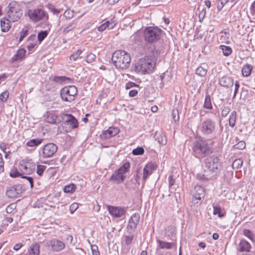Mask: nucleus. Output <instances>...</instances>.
<instances>
[{
	"instance_id": "1",
	"label": "nucleus",
	"mask_w": 255,
	"mask_h": 255,
	"mask_svg": "<svg viewBox=\"0 0 255 255\" xmlns=\"http://www.w3.org/2000/svg\"><path fill=\"white\" fill-rule=\"evenodd\" d=\"M156 60V57L153 55L145 56L135 64V71L142 74L152 72L155 66Z\"/></svg>"
},
{
	"instance_id": "2",
	"label": "nucleus",
	"mask_w": 255,
	"mask_h": 255,
	"mask_svg": "<svg viewBox=\"0 0 255 255\" xmlns=\"http://www.w3.org/2000/svg\"><path fill=\"white\" fill-rule=\"evenodd\" d=\"M112 60L117 68L126 69L129 67L131 59L128 53L120 50L113 53Z\"/></svg>"
},
{
	"instance_id": "3",
	"label": "nucleus",
	"mask_w": 255,
	"mask_h": 255,
	"mask_svg": "<svg viewBox=\"0 0 255 255\" xmlns=\"http://www.w3.org/2000/svg\"><path fill=\"white\" fill-rule=\"evenodd\" d=\"M193 151L197 157H204L212 153V148L206 140L199 138L194 142Z\"/></svg>"
},
{
	"instance_id": "4",
	"label": "nucleus",
	"mask_w": 255,
	"mask_h": 255,
	"mask_svg": "<svg viewBox=\"0 0 255 255\" xmlns=\"http://www.w3.org/2000/svg\"><path fill=\"white\" fill-rule=\"evenodd\" d=\"M221 162L220 157L212 155L204 160V172L209 174L217 173L220 170Z\"/></svg>"
},
{
	"instance_id": "5",
	"label": "nucleus",
	"mask_w": 255,
	"mask_h": 255,
	"mask_svg": "<svg viewBox=\"0 0 255 255\" xmlns=\"http://www.w3.org/2000/svg\"><path fill=\"white\" fill-rule=\"evenodd\" d=\"M162 30L157 27H146L144 31V37L146 42L152 44L160 39Z\"/></svg>"
},
{
	"instance_id": "6",
	"label": "nucleus",
	"mask_w": 255,
	"mask_h": 255,
	"mask_svg": "<svg viewBox=\"0 0 255 255\" xmlns=\"http://www.w3.org/2000/svg\"><path fill=\"white\" fill-rule=\"evenodd\" d=\"M215 122L209 118L204 119L199 126V130L203 135L208 136L212 135L216 130Z\"/></svg>"
},
{
	"instance_id": "7",
	"label": "nucleus",
	"mask_w": 255,
	"mask_h": 255,
	"mask_svg": "<svg viewBox=\"0 0 255 255\" xmlns=\"http://www.w3.org/2000/svg\"><path fill=\"white\" fill-rule=\"evenodd\" d=\"M7 8V15L12 22L17 21L21 16L22 11L16 2H10Z\"/></svg>"
},
{
	"instance_id": "8",
	"label": "nucleus",
	"mask_w": 255,
	"mask_h": 255,
	"mask_svg": "<svg viewBox=\"0 0 255 255\" xmlns=\"http://www.w3.org/2000/svg\"><path fill=\"white\" fill-rule=\"evenodd\" d=\"M77 92V88L75 86H66L61 90V97L63 101L72 102L75 99Z\"/></svg>"
},
{
	"instance_id": "9",
	"label": "nucleus",
	"mask_w": 255,
	"mask_h": 255,
	"mask_svg": "<svg viewBox=\"0 0 255 255\" xmlns=\"http://www.w3.org/2000/svg\"><path fill=\"white\" fill-rule=\"evenodd\" d=\"M35 164L31 159H24L19 164V169L23 173L30 174L35 170Z\"/></svg>"
},
{
	"instance_id": "10",
	"label": "nucleus",
	"mask_w": 255,
	"mask_h": 255,
	"mask_svg": "<svg viewBox=\"0 0 255 255\" xmlns=\"http://www.w3.org/2000/svg\"><path fill=\"white\" fill-rule=\"evenodd\" d=\"M57 145L53 143H49L45 144L42 148V156L43 158L52 157L57 151Z\"/></svg>"
},
{
	"instance_id": "11",
	"label": "nucleus",
	"mask_w": 255,
	"mask_h": 255,
	"mask_svg": "<svg viewBox=\"0 0 255 255\" xmlns=\"http://www.w3.org/2000/svg\"><path fill=\"white\" fill-rule=\"evenodd\" d=\"M28 15L29 18L34 21H37L45 17L46 19L48 18L46 12L40 8L29 10L28 11Z\"/></svg>"
},
{
	"instance_id": "12",
	"label": "nucleus",
	"mask_w": 255,
	"mask_h": 255,
	"mask_svg": "<svg viewBox=\"0 0 255 255\" xmlns=\"http://www.w3.org/2000/svg\"><path fill=\"white\" fill-rule=\"evenodd\" d=\"M22 188L20 185L11 186L7 188L6 195L8 198H16L21 193Z\"/></svg>"
},
{
	"instance_id": "13",
	"label": "nucleus",
	"mask_w": 255,
	"mask_h": 255,
	"mask_svg": "<svg viewBox=\"0 0 255 255\" xmlns=\"http://www.w3.org/2000/svg\"><path fill=\"white\" fill-rule=\"evenodd\" d=\"M48 246L54 252H59L64 249L65 244L61 241L54 239L48 243Z\"/></svg>"
},
{
	"instance_id": "14",
	"label": "nucleus",
	"mask_w": 255,
	"mask_h": 255,
	"mask_svg": "<svg viewBox=\"0 0 255 255\" xmlns=\"http://www.w3.org/2000/svg\"><path fill=\"white\" fill-rule=\"evenodd\" d=\"M108 208L110 214L116 218L121 217L126 213L125 209L124 208L112 206H108Z\"/></svg>"
},
{
	"instance_id": "15",
	"label": "nucleus",
	"mask_w": 255,
	"mask_h": 255,
	"mask_svg": "<svg viewBox=\"0 0 255 255\" xmlns=\"http://www.w3.org/2000/svg\"><path fill=\"white\" fill-rule=\"evenodd\" d=\"M120 132L118 128L110 127L107 130L103 132L101 137L104 139L110 138V137L116 135Z\"/></svg>"
},
{
	"instance_id": "16",
	"label": "nucleus",
	"mask_w": 255,
	"mask_h": 255,
	"mask_svg": "<svg viewBox=\"0 0 255 255\" xmlns=\"http://www.w3.org/2000/svg\"><path fill=\"white\" fill-rule=\"evenodd\" d=\"M140 215L138 213H135L132 215L129 219L128 227L131 229L134 230L136 229L137 224L139 223Z\"/></svg>"
},
{
	"instance_id": "17",
	"label": "nucleus",
	"mask_w": 255,
	"mask_h": 255,
	"mask_svg": "<svg viewBox=\"0 0 255 255\" xmlns=\"http://www.w3.org/2000/svg\"><path fill=\"white\" fill-rule=\"evenodd\" d=\"M251 249V245L247 241L242 240L240 241L238 250L240 252H249Z\"/></svg>"
},
{
	"instance_id": "18",
	"label": "nucleus",
	"mask_w": 255,
	"mask_h": 255,
	"mask_svg": "<svg viewBox=\"0 0 255 255\" xmlns=\"http://www.w3.org/2000/svg\"><path fill=\"white\" fill-rule=\"evenodd\" d=\"M64 116L67 117L65 122L72 128L74 129L78 127V122L74 116L70 114H65Z\"/></svg>"
},
{
	"instance_id": "19",
	"label": "nucleus",
	"mask_w": 255,
	"mask_h": 255,
	"mask_svg": "<svg viewBox=\"0 0 255 255\" xmlns=\"http://www.w3.org/2000/svg\"><path fill=\"white\" fill-rule=\"evenodd\" d=\"M12 21L9 18H7L5 17L2 18L0 20V26L1 28V31L2 32H7L8 31L10 27V22Z\"/></svg>"
},
{
	"instance_id": "20",
	"label": "nucleus",
	"mask_w": 255,
	"mask_h": 255,
	"mask_svg": "<svg viewBox=\"0 0 255 255\" xmlns=\"http://www.w3.org/2000/svg\"><path fill=\"white\" fill-rule=\"evenodd\" d=\"M195 192L193 193V197L198 200H201L205 195L204 189L201 186L197 185L194 188Z\"/></svg>"
},
{
	"instance_id": "21",
	"label": "nucleus",
	"mask_w": 255,
	"mask_h": 255,
	"mask_svg": "<svg viewBox=\"0 0 255 255\" xmlns=\"http://www.w3.org/2000/svg\"><path fill=\"white\" fill-rule=\"evenodd\" d=\"M154 170V165L153 164L149 163L147 164L143 168V180L145 181L148 176L150 175Z\"/></svg>"
},
{
	"instance_id": "22",
	"label": "nucleus",
	"mask_w": 255,
	"mask_h": 255,
	"mask_svg": "<svg viewBox=\"0 0 255 255\" xmlns=\"http://www.w3.org/2000/svg\"><path fill=\"white\" fill-rule=\"evenodd\" d=\"M219 84L223 87H229L233 86L234 81L233 79L229 77L224 76L219 80Z\"/></svg>"
},
{
	"instance_id": "23",
	"label": "nucleus",
	"mask_w": 255,
	"mask_h": 255,
	"mask_svg": "<svg viewBox=\"0 0 255 255\" xmlns=\"http://www.w3.org/2000/svg\"><path fill=\"white\" fill-rule=\"evenodd\" d=\"M126 178L125 176L121 175L117 171L112 174L110 180L115 182L117 184H120L124 182Z\"/></svg>"
},
{
	"instance_id": "24",
	"label": "nucleus",
	"mask_w": 255,
	"mask_h": 255,
	"mask_svg": "<svg viewBox=\"0 0 255 255\" xmlns=\"http://www.w3.org/2000/svg\"><path fill=\"white\" fill-rule=\"evenodd\" d=\"M154 137L155 140H157L161 145L166 144L167 142V139L164 135H162L160 133L156 131L154 134Z\"/></svg>"
},
{
	"instance_id": "25",
	"label": "nucleus",
	"mask_w": 255,
	"mask_h": 255,
	"mask_svg": "<svg viewBox=\"0 0 255 255\" xmlns=\"http://www.w3.org/2000/svg\"><path fill=\"white\" fill-rule=\"evenodd\" d=\"M47 121L48 123L52 124H56L60 122L57 116L51 113H47Z\"/></svg>"
},
{
	"instance_id": "26",
	"label": "nucleus",
	"mask_w": 255,
	"mask_h": 255,
	"mask_svg": "<svg viewBox=\"0 0 255 255\" xmlns=\"http://www.w3.org/2000/svg\"><path fill=\"white\" fill-rule=\"evenodd\" d=\"M26 50L24 49H19L16 54L13 56V61H17L21 60L25 56Z\"/></svg>"
},
{
	"instance_id": "27",
	"label": "nucleus",
	"mask_w": 255,
	"mask_h": 255,
	"mask_svg": "<svg viewBox=\"0 0 255 255\" xmlns=\"http://www.w3.org/2000/svg\"><path fill=\"white\" fill-rule=\"evenodd\" d=\"M253 70V66L250 64H246L242 68V72L243 75L245 77L250 76Z\"/></svg>"
},
{
	"instance_id": "28",
	"label": "nucleus",
	"mask_w": 255,
	"mask_h": 255,
	"mask_svg": "<svg viewBox=\"0 0 255 255\" xmlns=\"http://www.w3.org/2000/svg\"><path fill=\"white\" fill-rule=\"evenodd\" d=\"M77 25L76 21L74 20L69 23L63 30V34H66L74 29Z\"/></svg>"
},
{
	"instance_id": "29",
	"label": "nucleus",
	"mask_w": 255,
	"mask_h": 255,
	"mask_svg": "<svg viewBox=\"0 0 255 255\" xmlns=\"http://www.w3.org/2000/svg\"><path fill=\"white\" fill-rule=\"evenodd\" d=\"M29 255H39V246L38 244H32L29 251Z\"/></svg>"
},
{
	"instance_id": "30",
	"label": "nucleus",
	"mask_w": 255,
	"mask_h": 255,
	"mask_svg": "<svg viewBox=\"0 0 255 255\" xmlns=\"http://www.w3.org/2000/svg\"><path fill=\"white\" fill-rule=\"evenodd\" d=\"M129 168V162H126L117 170V171L120 173L121 175H124L125 173L128 171Z\"/></svg>"
},
{
	"instance_id": "31",
	"label": "nucleus",
	"mask_w": 255,
	"mask_h": 255,
	"mask_svg": "<svg viewBox=\"0 0 255 255\" xmlns=\"http://www.w3.org/2000/svg\"><path fill=\"white\" fill-rule=\"evenodd\" d=\"M157 242L159 244V248L161 249H170L174 245V244L172 243L165 242L160 240H158Z\"/></svg>"
},
{
	"instance_id": "32",
	"label": "nucleus",
	"mask_w": 255,
	"mask_h": 255,
	"mask_svg": "<svg viewBox=\"0 0 255 255\" xmlns=\"http://www.w3.org/2000/svg\"><path fill=\"white\" fill-rule=\"evenodd\" d=\"M42 139L39 138H35L29 140L26 143V145L29 147H33L40 144L42 142Z\"/></svg>"
},
{
	"instance_id": "33",
	"label": "nucleus",
	"mask_w": 255,
	"mask_h": 255,
	"mask_svg": "<svg viewBox=\"0 0 255 255\" xmlns=\"http://www.w3.org/2000/svg\"><path fill=\"white\" fill-rule=\"evenodd\" d=\"M204 107L207 109H212L213 108L211 103V97L209 95H206L204 104Z\"/></svg>"
},
{
	"instance_id": "34",
	"label": "nucleus",
	"mask_w": 255,
	"mask_h": 255,
	"mask_svg": "<svg viewBox=\"0 0 255 255\" xmlns=\"http://www.w3.org/2000/svg\"><path fill=\"white\" fill-rule=\"evenodd\" d=\"M220 48L222 49L223 55L228 56H229L232 52V48L230 46L225 45H221Z\"/></svg>"
},
{
	"instance_id": "35",
	"label": "nucleus",
	"mask_w": 255,
	"mask_h": 255,
	"mask_svg": "<svg viewBox=\"0 0 255 255\" xmlns=\"http://www.w3.org/2000/svg\"><path fill=\"white\" fill-rule=\"evenodd\" d=\"M236 112L233 111L231 113L230 118H229V125L231 127H234L236 124Z\"/></svg>"
},
{
	"instance_id": "36",
	"label": "nucleus",
	"mask_w": 255,
	"mask_h": 255,
	"mask_svg": "<svg viewBox=\"0 0 255 255\" xmlns=\"http://www.w3.org/2000/svg\"><path fill=\"white\" fill-rule=\"evenodd\" d=\"M65 193H73L76 190V185L74 184H70L65 186L63 189Z\"/></svg>"
},
{
	"instance_id": "37",
	"label": "nucleus",
	"mask_w": 255,
	"mask_h": 255,
	"mask_svg": "<svg viewBox=\"0 0 255 255\" xmlns=\"http://www.w3.org/2000/svg\"><path fill=\"white\" fill-rule=\"evenodd\" d=\"M243 162V160L241 158L236 159L233 162L232 167L234 169H238L242 167Z\"/></svg>"
},
{
	"instance_id": "38",
	"label": "nucleus",
	"mask_w": 255,
	"mask_h": 255,
	"mask_svg": "<svg viewBox=\"0 0 255 255\" xmlns=\"http://www.w3.org/2000/svg\"><path fill=\"white\" fill-rule=\"evenodd\" d=\"M29 28L27 26H25L20 32V37L19 42H21L23 38L28 34Z\"/></svg>"
},
{
	"instance_id": "39",
	"label": "nucleus",
	"mask_w": 255,
	"mask_h": 255,
	"mask_svg": "<svg viewBox=\"0 0 255 255\" xmlns=\"http://www.w3.org/2000/svg\"><path fill=\"white\" fill-rule=\"evenodd\" d=\"M243 234L247 237H248L252 241H254V235L253 232L249 230L245 229L243 231Z\"/></svg>"
},
{
	"instance_id": "40",
	"label": "nucleus",
	"mask_w": 255,
	"mask_h": 255,
	"mask_svg": "<svg viewBox=\"0 0 255 255\" xmlns=\"http://www.w3.org/2000/svg\"><path fill=\"white\" fill-rule=\"evenodd\" d=\"M196 73L201 77H204L206 75L207 70L202 67H199L196 69Z\"/></svg>"
},
{
	"instance_id": "41",
	"label": "nucleus",
	"mask_w": 255,
	"mask_h": 255,
	"mask_svg": "<svg viewBox=\"0 0 255 255\" xmlns=\"http://www.w3.org/2000/svg\"><path fill=\"white\" fill-rule=\"evenodd\" d=\"M214 211H213V214L214 215H218V216L219 217H222L224 216V214H222L221 212V209L220 207H218L217 206H215L214 204L213 205Z\"/></svg>"
},
{
	"instance_id": "42",
	"label": "nucleus",
	"mask_w": 255,
	"mask_h": 255,
	"mask_svg": "<svg viewBox=\"0 0 255 255\" xmlns=\"http://www.w3.org/2000/svg\"><path fill=\"white\" fill-rule=\"evenodd\" d=\"M48 32L47 31H41L38 33L37 36L38 40L41 42L47 36Z\"/></svg>"
},
{
	"instance_id": "43",
	"label": "nucleus",
	"mask_w": 255,
	"mask_h": 255,
	"mask_svg": "<svg viewBox=\"0 0 255 255\" xmlns=\"http://www.w3.org/2000/svg\"><path fill=\"white\" fill-rule=\"evenodd\" d=\"M144 150L142 147H138L135 149H134L132 153L134 155H142L144 153Z\"/></svg>"
},
{
	"instance_id": "44",
	"label": "nucleus",
	"mask_w": 255,
	"mask_h": 255,
	"mask_svg": "<svg viewBox=\"0 0 255 255\" xmlns=\"http://www.w3.org/2000/svg\"><path fill=\"white\" fill-rule=\"evenodd\" d=\"M74 12L73 10H70L67 9L64 13V16L66 19H70L74 17Z\"/></svg>"
},
{
	"instance_id": "45",
	"label": "nucleus",
	"mask_w": 255,
	"mask_h": 255,
	"mask_svg": "<svg viewBox=\"0 0 255 255\" xmlns=\"http://www.w3.org/2000/svg\"><path fill=\"white\" fill-rule=\"evenodd\" d=\"M83 51L81 49H79L77 50L75 52L73 53L70 56V59L71 60H73L74 61L76 60L80 54L82 53Z\"/></svg>"
},
{
	"instance_id": "46",
	"label": "nucleus",
	"mask_w": 255,
	"mask_h": 255,
	"mask_svg": "<svg viewBox=\"0 0 255 255\" xmlns=\"http://www.w3.org/2000/svg\"><path fill=\"white\" fill-rule=\"evenodd\" d=\"M96 58V56L95 54H94L92 53H90L87 56V57L86 58V61L88 63H92L94 61H95Z\"/></svg>"
},
{
	"instance_id": "47",
	"label": "nucleus",
	"mask_w": 255,
	"mask_h": 255,
	"mask_svg": "<svg viewBox=\"0 0 255 255\" xmlns=\"http://www.w3.org/2000/svg\"><path fill=\"white\" fill-rule=\"evenodd\" d=\"M8 96L9 93L7 91H5L0 95V99L1 101L5 102L8 98Z\"/></svg>"
},
{
	"instance_id": "48",
	"label": "nucleus",
	"mask_w": 255,
	"mask_h": 255,
	"mask_svg": "<svg viewBox=\"0 0 255 255\" xmlns=\"http://www.w3.org/2000/svg\"><path fill=\"white\" fill-rule=\"evenodd\" d=\"M46 167L45 165H39L37 166L36 172L37 173L41 176L42 175L44 171L45 170Z\"/></svg>"
},
{
	"instance_id": "49",
	"label": "nucleus",
	"mask_w": 255,
	"mask_h": 255,
	"mask_svg": "<svg viewBox=\"0 0 255 255\" xmlns=\"http://www.w3.org/2000/svg\"><path fill=\"white\" fill-rule=\"evenodd\" d=\"M172 116L173 120L176 122L179 119V112L177 109H173L172 112Z\"/></svg>"
},
{
	"instance_id": "50",
	"label": "nucleus",
	"mask_w": 255,
	"mask_h": 255,
	"mask_svg": "<svg viewBox=\"0 0 255 255\" xmlns=\"http://www.w3.org/2000/svg\"><path fill=\"white\" fill-rule=\"evenodd\" d=\"M234 147L236 149H243L246 147V143L243 141L239 142L237 144L234 145Z\"/></svg>"
},
{
	"instance_id": "51",
	"label": "nucleus",
	"mask_w": 255,
	"mask_h": 255,
	"mask_svg": "<svg viewBox=\"0 0 255 255\" xmlns=\"http://www.w3.org/2000/svg\"><path fill=\"white\" fill-rule=\"evenodd\" d=\"M91 249L93 255H100V252L98 251V247L97 245H91Z\"/></svg>"
},
{
	"instance_id": "52",
	"label": "nucleus",
	"mask_w": 255,
	"mask_h": 255,
	"mask_svg": "<svg viewBox=\"0 0 255 255\" xmlns=\"http://www.w3.org/2000/svg\"><path fill=\"white\" fill-rule=\"evenodd\" d=\"M110 24V22L109 21H107L105 22L104 23L101 25L98 28V30L99 31H103L105 30L106 28L109 27Z\"/></svg>"
},
{
	"instance_id": "53",
	"label": "nucleus",
	"mask_w": 255,
	"mask_h": 255,
	"mask_svg": "<svg viewBox=\"0 0 255 255\" xmlns=\"http://www.w3.org/2000/svg\"><path fill=\"white\" fill-rule=\"evenodd\" d=\"M9 175L10 177L13 178L21 176V174L18 172V171L16 169L11 170Z\"/></svg>"
},
{
	"instance_id": "54",
	"label": "nucleus",
	"mask_w": 255,
	"mask_h": 255,
	"mask_svg": "<svg viewBox=\"0 0 255 255\" xmlns=\"http://www.w3.org/2000/svg\"><path fill=\"white\" fill-rule=\"evenodd\" d=\"M230 111L231 110L229 107H225L222 111L221 116L223 117H226Z\"/></svg>"
},
{
	"instance_id": "55",
	"label": "nucleus",
	"mask_w": 255,
	"mask_h": 255,
	"mask_svg": "<svg viewBox=\"0 0 255 255\" xmlns=\"http://www.w3.org/2000/svg\"><path fill=\"white\" fill-rule=\"evenodd\" d=\"M67 78L64 76H55L53 78V81L55 82L60 83L64 81Z\"/></svg>"
},
{
	"instance_id": "56",
	"label": "nucleus",
	"mask_w": 255,
	"mask_h": 255,
	"mask_svg": "<svg viewBox=\"0 0 255 255\" xmlns=\"http://www.w3.org/2000/svg\"><path fill=\"white\" fill-rule=\"evenodd\" d=\"M78 207V205L77 203L72 204L69 207V210L71 213H73Z\"/></svg>"
},
{
	"instance_id": "57",
	"label": "nucleus",
	"mask_w": 255,
	"mask_h": 255,
	"mask_svg": "<svg viewBox=\"0 0 255 255\" xmlns=\"http://www.w3.org/2000/svg\"><path fill=\"white\" fill-rule=\"evenodd\" d=\"M133 236H125V242H126V244L128 246L129 245H130L132 241V240H133Z\"/></svg>"
},
{
	"instance_id": "58",
	"label": "nucleus",
	"mask_w": 255,
	"mask_h": 255,
	"mask_svg": "<svg viewBox=\"0 0 255 255\" xmlns=\"http://www.w3.org/2000/svg\"><path fill=\"white\" fill-rule=\"evenodd\" d=\"M48 8L54 14H58L61 11L60 9L55 8L54 6L51 4L48 6Z\"/></svg>"
},
{
	"instance_id": "59",
	"label": "nucleus",
	"mask_w": 255,
	"mask_h": 255,
	"mask_svg": "<svg viewBox=\"0 0 255 255\" xmlns=\"http://www.w3.org/2000/svg\"><path fill=\"white\" fill-rule=\"evenodd\" d=\"M138 86L137 84L132 82H129L126 84V89H129L132 87Z\"/></svg>"
},
{
	"instance_id": "60",
	"label": "nucleus",
	"mask_w": 255,
	"mask_h": 255,
	"mask_svg": "<svg viewBox=\"0 0 255 255\" xmlns=\"http://www.w3.org/2000/svg\"><path fill=\"white\" fill-rule=\"evenodd\" d=\"M235 90H234V96H233V98H234L238 92V90H239V89L240 88V84H239V81H236V82H235Z\"/></svg>"
},
{
	"instance_id": "61",
	"label": "nucleus",
	"mask_w": 255,
	"mask_h": 255,
	"mask_svg": "<svg viewBox=\"0 0 255 255\" xmlns=\"http://www.w3.org/2000/svg\"><path fill=\"white\" fill-rule=\"evenodd\" d=\"M21 177L22 178L26 179L28 180V181L30 183L31 188H32L33 187V179L32 177L26 176H22Z\"/></svg>"
},
{
	"instance_id": "62",
	"label": "nucleus",
	"mask_w": 255,
	"mask_h": 255,
	"mask_svg": "<svg viewBox=\"0 0 255 255\" xmlns=\"http://www.w3.org/2000/svg\"><path fill=\"white\" fill-rule=\"evenodd\" d=\"M175 179L173 178V175H171L168 178L169 186L170 187L173 186L175 183Z\"/></svg>"
},
{
	"instance_id": "63",
	"label": "nucleus",
	"mask_w": 255,
	"mask_h": 255,
	"mask_svg": "<svg viewBox=\"0 0 255 255\" xmlns=\"http://www.w3.org/2000/svg\"><path fill=\"white\" fill-rule=\"evenodd\" d=\"M15 208V206L14 204H11L8 206L6 208V212L8 213H10L13 211V209Z\"/></svg>"
},
{
	"instance_id": "64",
	"label": "nucleus",
	"mask_w": 255,
	"mask_h": 255,
	"mask_svg": "<svg viewBox=\"0 0 255 255\" xmlns=\"http://www.w3.org/2000/svg\"><path fill=\"white\" fill-rule=\"evenodd\" d=\"M23 246V244H21V243H18V244H15L13 248V249L14 250V251H18L21 248H22Z\"/></svg>"
}]
</instances>
